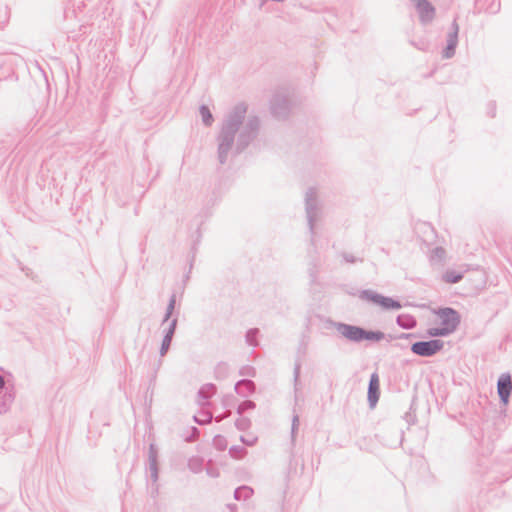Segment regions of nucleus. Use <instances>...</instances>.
Instances as JSON below:
<instances>
[{
    "label": "nucleus",
    "instance_id": "nucleus-1",
    "mask_svg": "<svg viewBox=\"0 0 512 512\" xmlns=\"http://www.w3.org/2000/svg\"><path fill=\"white\" fill-rule=\"evenodd\" d=\"M337 334L352 342H379L384 338V334L378 330H367L359 326L337 323L335 324Z\"/></svg>",
    "mask_w": 512,
    "mask_h": 512
},
{
    "label": "nucleus",
    "instance_id": "nucleus-2",
    "mask_svg": "<svg viewBox=\"0 0 512 512\" xmlns=\"http://www.w3.org/2000/svg\"><path fill=\"white\" fill-rule=\"evenodd\" d=\"M437 318L441 327L431 329L430 334L432 335H444L450 333L456 328L459 322L457 313L450 308L439 310L437 312Z\"/></svg>",
    "mask_w": 512,
    "mask_h": 512
},
{
    "label": "nucleus",
    "instance_id": "nucleus-3",
    "mask_svg": "<svg viewBox=\"0 0 512 512\" xmlns=\"http://www.w3.org/2000/svg\"><path fill=\"white\" fill-rule=\"evenodd\" d=\"M362 298L373 302L384 310H398L401 308V304L398 301L380 294L365 292Z\"/></svg>",
    "mask_w": 512,
    "mask_h": 512
},
{
    "label": "nucleus",
    "instance_id": "nucleus-4",
    "mask_svg": "<svg viewBox=\"0 0 512 512\" xmlns=\"http://www.w3.org/2000/svg\"><path fill=\"white\" fill-rule=\"evenodd\" d=\"M497 389L503 404H508L509 396L512 391V381L510 375H501V377L498 380Z\"/></svg>",
    "mask_w": 512,
    "mask_h": 512
},
{
    "label": "nucleus",
    "instance_id": "nucleus-5",
    "mask_svg": "<svg viewBox=\"0 0 512 512\" xmlns=\"http://www.w3.org/2000/svg\"><path fill=\"white\" fill-rule=\"evenodd\" d=\"M421 21L428 22L434 18L435 9L427 0H414Z\"/></svg>",
    "mask_w": 512,
    "mask_h": 512
},
{
    "label": "nucleus",
    "instance_id": "nucleus-6",
    "mask_svg": "<svg viewBox=\"0 0 512 512\" xmlns=\"http://www.w3.org/2000/svg\"><path fill=\"white\" fill-rule=\"evenodd\" d=\"M380 396V380L379 376L375 373L371 376L369 389H368V401L370 406L373 408L376 406Z\"/></svg>",
    "mask_w": 512,
    "mask_h": 512
},
{
    "label": "nucleus",
    "instance_id": "nucleus-7",
    "mask_svg": "<svg viewBox=\"0 0 512 512\" xmlns=\"http://www.w3.org/2000/svg\"><path fill=\"white\" fill-rule=\"evenodd\" d=\"M442 348V345L439 341H429V342H418L412 346V351L415 353L418 352H435Z\"/></svg>",
    "mask_w": 512,
    "mask_h": 512
},
{
    "label": "nucleus",
    "instance_id": "nucleus-8",
    "mask_svg": "<svg viewBox=\"0 0 512 512\" xmlns=\"http://www.w3.org/2000/svg\"><path fill=\"white\" fill-rule=\"evenodd\" d=\"M174 326H175V321H171L170 323H168V332L163 340V343H162V350H167L169 348V345H170V341H171V337H172V334H173V331H174Z\"/></svg>",
    "mask_w": 512,
    "mask_h": 512
},
{
    "label": "nucleus",
    "instance_id": "nucleus-9",
    "mask_svg": "<svg viewBox=\"0 0 512 512\" xmlns=\"http://www.w3.org/2000/svg\"><path fill=\"white\" fill-rule=\"evenodd\" d=\"M200 114L202 116V119L206 125H210L212 122V115L209 111V109L205 106L201 107Z\"/></svg>",
    "mask_w": 512,
    "mask_h": 512
},
{
    "label": "nucleus",
    "instance_id": "nucleus-10",
    "mask_svg": "<svg viewBox=\"0 0 512 512\" xmlns=\"http://www.w3.org/2000/svg\"><path fill=\"white\" fill-rule=\"evenodd\" d=\"M462 276L456 272H447L444 275V279L448 283H456L461 280Z\"/></svg>",
    "mask_w": 512,
    "mask_h": 512
},
{
    "label": "nucleus",
    "instance_id": "nucleus-11",
    "mask_svg": "<svg viewBox=\"0 0 512 512\" xmlns=\"http://www.w3.org/2000/svg\"><path fill=\"white\" fill-rule=\"evenodd\" d=\"M455 46H456V40H455V38H452L450 40V42H449V44L447 46V49L445 51V54H444V56L446 58H449V57H451L453 55L454 50H455Z\"/></svg>",
    "mask_w": 512,
    "mask_h": 512
},
{
    "label": "nucleus",
    "instance_id": "nucleus-12",
    "mask_svg": "<svg viewBox=\"0 0 512 512\" xmlns=\"http://www.w3.org/2000/svg\"><path fill=\"white\" fill-rule=\"evenodd\" d=\"M174 304H175V300L174 299H171L170 303H169V306H168V311H167V315H166V320L169 318V316L171 315L173 309H174Z\"/></svg>",
    "mask_w": 512,
    "mask_h": 512
},
{
    "label": "nucleus",
    "instance_id": "nucleus-13",
    "mask_svg": "<svg viewBox=\"0 0 512 512\" xmlns=\"http://www.w3.org/2000/svg\"><path fill=\"white\" fill-rule=\"evenodd\" d=\"M435 253L437 254V256L441 257L444 254V250L439 248L435 250Z\"/></svg>",
    "mask_w": 512,
    "mask_h": 512
},
{
    "label": "nucleus",
    "instance_id": "nucleus-14",
    "mask_svg": "<svg viewBox=\"0 0 512 512\" xmlns=\"http://www.w3.org/2000/svg\"><path fill=\"white\" fill-rule=\"evenodd\" d=\"M4 386V379L0 376V388Z\"/></svg>",
    "mask_w": 512,
    "mask_h": 512
}]
</instances>
